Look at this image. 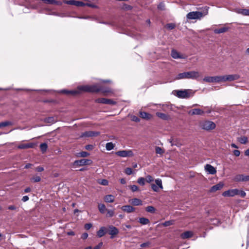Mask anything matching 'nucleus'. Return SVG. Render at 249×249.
Returning <instances> with one entry per match:
<instances>
[{
  "instance_id": "obj_1",
  "label": "nucleus",
  "mask_w": 249,
  "mask_h": 249,
  "mask_svg": "<svg viewBox=\"0 0 249 249\" xmlns=\"http://www.w3.org/2000/svg\"><path fill=\"white\" fill-rule=\"evenodd\" d=\"M199 76L200 74L198 71H189L178 73L176 76V79L178 80L182 79H197Z\"/></svg>"
},
{
  "instance_id": "obj_2",
  "label": "nucleus",
  "mask_w": 249,
  "mask_h": 249,
  "mask_svg": "<svg viewBox=\"0 0 249 249\" xmlns=\"http://www.w3.org/2000/svg\"><path fill=\"white\" fill-rule=\"evenodd\" d=\"M174 94L179 98L187 99L192 97L194 94V92L192 89H181L175 90L173 91Z\"/></svg>"
},
{
  "instance_id": "obj_3",
  "label": "nucleus",
  "mask_w": 249,
  "mask_h": 249,
  "mask_svg": "<svg viewBox=\"0 0 249 249\" xmlns=\"http://www.w3.org/2000/svg\"><path fill=\"white\" fill-rule=\"evenodd\" d=\"M78 89L80 91L87 92H97L100 91V86L92 85V86H80L78 87Z\"/></svg>"
},
{
  "instance_id": "obj_4",
  "label": "nucleus",
  "mask_w": 249,
  "mask_h": 249,
  "mask_svg": "<svg viewBox=\"0 0 249 249\" xmlns=\"http://www.w3.org/2000/svg\"><path fill=\"white\" fill-rule=\"evenodd\" d=\"M92 163L91 160L83 159L79 160H75L72 164L74 168L83 165H90Z\"/></svg>"
},
{
  "instance_id": "obj_5",
  "label": "nucleus",
  "mask_w": 249,
  "mask_h": 249,
  "mask_svg": "<svg viewBox=\"0 0 249 249\" xmlns=\"http://www.w3.org/2000/svg\"><path fill=\"white\" fill-rule=\"evenodd\" d=\"M200 127L204 130H210L215 128V124L212 121H206L200 124Z\"/></svg>"
},
{
  "instance_id": "obj_6",
  "label": "nucleus",
  "mask_w": 249,
  "mask_h": 249,
  "mask_svg": "<svg viewBox=\"0 0 249 249\" xmlns=\"http://www.w3.org/2000/svg\"><path fill=\"white\" fill-rule=\"evenodd\" d=\"M115 154L121 157H132L134 154L132 150H120L115 152Z\"/></svg>"
},
{
  "instance_id": "obj_7",
  "label": "nucleus",
  "mask_w": 249,
  "mask_h": 249,
  "mask_svg": "<svg viewBox=\"0 0 249 249\" xmlns=\"http://www.w3.org/2000/svg\"><path fill=\"white\" fill-rule=\"evenodd\" d=\"M95 102L98 103H101L103 104L115 105L116 102L111 99H107L105 98H99L95 99Z\"/></svg>"
},
{
  "instance_id": "obj_8",
  "label": "nucleus",
  "mask_w": 249,
  "mask_h": 249,
  "mask_svg": "<svg viewBox=\"0 0 249 249\" xmlns=\"http://www.w3.org/2000/svg\"><path fill=\"white\" fill-rule=\"evenodd\" d=\"M203 80L208 83L219 82L222 81V78L220 76H206Z\"/></svg>"
},
{
  "instance_id": "obj_9",
  "label": "nucleus",
  "mask_w": 249,
  "mask_h": 249,
  "mask_svg": "<svg viewBox=\"0 0 249 249\" xmlns=\"http://www.w3.org/2000/svg\"><path fill=\"white\" fill-rule=\"evenodd\" d=\"M240 76L238 74H230L224 76H221V78H222V81H232L235 80H238Z\"/></svg>"
},
{
  "instance_id": "obj_10",
  "label": "nucleus",
  "mask_w": 249,
  "mask_h": 249,
  "mask_svg": "<svg viewBox=\"0 0 249 249\" xmlns=\"http://www.w3.org/2000/svg\"><path fill=\"white\" fill-rule=\"evenodd\" d=\"M108 229V234L111 235L110 238L111 239L113 238L115 235L119 233L118 229L112 225L109 226Z\"/></svg>"
},
{
  "instance_id": "obj_11",
  "label": "nucleus",
  "mask_w": 249,
  "mask_h": 249,
  "mask_svg": "<svg viewBox=\"0 0 249 249\" xmlns=\"http://www.w3.org/2000/svg\"><path fill=\"white\" fill-rule=\"evenodd\" d=\"M238 192V189H237L228 190L223 192L222 196H234L237 195Z\"/></svg>"
},
{
  "instance_id": "obj_12",
  "label": "nucleus",
  "mask_w": 249,
  "mask_h": 249,
  "mask_svg": "<svg viewBox=\"0 0 249 249\" xmlns=\"http://www.w3.org/2000/svg\"><path fill=\"white\" fill-rule=\"evenodd\" d=\"M100 134V132L98 131H86L82 133L81 137H90L97 136Z\"/></svg>"
},
{
  "instance_id": "obj_13",
  "label": "nucleus",
  "mask_w": 249,
  "mask_h": 249,
  "mask_svg": "<svg viewBox=\"0 0 249 249\" xmlns=\"http://www.w3.org/2000/svg\"><path fill=\"white\" fill-rule=\"evenodd\" d=\"M205 170L210 174L214 175L216 173V170L215 168L209 164H207L205 166Z\"/></svg>"
},
{
  "instance_id": "obj_14",
  "label": "nucleus",
  "mask_w": 249,
  "mask_h": 249,
  "mask_svg": "<svg viewBox=\"0 0 249 249\" xmlns=\"http://www.w3.org/2000/svg\"><path fill=\"white\" fill-rule=\"evenodd\" d=\"M59 93H63V94H72L73 95L78 94L80 93V90L79 89L78 90H68L67 89H62L58 91Z\"/></svg>"
},
{
  "instance_id": "obj_15",
  "label": "nucleus",
  "mask_w": 249,
  "mask_h": 249,
  "mask_svg": "<svg viewBox=\"0 0 249 249\" xmlns=\"http://www.w3.org/2000/svg\"><path fill=\"white\" fill-rule=\"evenodd\" d=\"M224 184L222 182H220L218 183L213 186L210 190V191L211 192H215L216 191L220 190L223 187Z\"/></svg>"
},
{
  "instance_id": "obj_16",
  "label": "nucleus",
  "mask_w": 249,
  "mask_h": 249,
  "mask_svg": "<svg viewBox=\"0 0 249 249\" xmlns=\"http://www.w3.org/2000/svg\"><path fill=\"white\" fill-rule=\"evenodd\" d=\"M121 210L124 212L130 213L135 210V208L131 205H124L121 207Z\"/></svg>"
},
{
  "instance_id": "obj_17",
  "label": "nucleus",
  "mask_w": 249,
  "mask_h": 249,
  "mask_svg": "<svg viewBox=\"0 0 249 249\" xmlns=\"http://www.w3.org/2000/svg\"><path fill=\"white\" fill-rule=\"evenodd\" d=\"M235 179L238 181H249V175L245 176L244 175H239L236 176Z\"/></svg>"
},
{
  "instance_id": "obj_18",
  "label": "nucleus",
  "mask_w": 249,
  "mask_h": 249,
  "mask_svg": "<svg viewBox=\"0 0 249 249\" xmlns=\"http://www.w3.org/2000/svg\"><path fill=\"white\" fill-rule=\"evenodd\" d=\"M107 232V229L105 227H101L99 230L97 231V236L101 238Z\"/></svg>"
},
{
  "instance_id": "obj_19",
  "label": "nucleus",
  "mask_w": 249,
  "mask_h": 249,
  "mask_svg": "<svg viewBox=\"0 0 249 249\" xmlns=\"http://www.w3.org/2000/svg\"><path fill=\"white\" fill-rule=\"evenodd\" d=\"M129 202L133 206H140L142 205V201L137 198H132L129 200Z\"/></svg>"
},
{
  "instance_id": "obj_20",
  "label": "nucleus",
  "mask_w": 249,
  "mask_h": 249,
  "mask_svg": "<svg viewBox=\"0 0 249 249\" xmlns=\"http://www.w3.org/2000/svg\"><path fill=\"white\" fill-rule=\"evenodd\" d=\"M33 146H34V144L33 143H28L20 144L18 146V147L19 149H23L33 148Z\"/></svg>"
},
{
  "instance_id": "obj_21",
  "label": "nucleus",
  "mask_w": 249,
  "mask_h": 249,
  "mask_svg": "<svg viewBox=\"0 0 249 249\" xmlns=\"http://www.w3.org/2000/svg\"><path fill=\"white\" fill-rule=\"evenodd\" d=\"M114 196L112 195H106L104 197V200L107 203H112L114 202Z\"/></svg>"
},
{
  "instance_id": "obj_22",
  "label": "nucleus",
  "mask_w": 249,
  "mask_h": 249,
  "mask_svg": "<svg viewBox=\"0 0 249 249\" xmlns=\"http://www.w3.org/2000/svg\"><path fill=\"white\" fill-rule=\"evenodd\" d=\"M237 13L244 16H249V9H238L236 10Z\"/></svg>"
},
{
  "instance_id": "obj_23",
  "label": "nucleus",
  "mask_w": 249,
  "mask_h": 249,
  "mask_svg": "<svg viewBox=\"0 0 249 249\" xmlns=\"http://www.w3.org/2000/svg\"><path fill=\"white\" fill-rule=\"evenodd\" d=\"M204 113L203 110L199 108H195L190 111V113L192 115H201Z\"/></svg>"
},
{
  "instance_id": "obj_24",
  "label": "nucleus",
  "mask_w": 249,
  "mask_h": 249,
  "mask_svg": "<svg viewBox=\"0 0 249 249\" xmlns=\"http://www.w3.org/2000/svg\"><path fill=\"white\" fill-rule=\"evenodd\" d=\"M229 30L227 27H223L219 29H216L213 30L215 34H221L227 32Z\"/></svg>"
},
{
  "instance_id": "obj_25",
  "label": "nucleus",
  "mask_w": 249,
  "mask_h": 249,
  "mask_svg": "<svg viewBox=\"0 0 249 249\" xmlns=\"http://www.w3.org/2000/svg\"><path fill=\"white\" fill-rule=\"evenodd\" d=\"M193 236V232L190 231H186L181 234V237L182 239L190 238Z\"/></svg>"
},
{
  "instance_id": "obj_26",
  "label": "nucleus",
  "mask_w": 249,
  "mask_h": 249,
  "mask_svg": "<svg viewBox=\"0 0 249 249\" xmlns=\"http://www.w3.org/2000/svg\"><path fill=\"white\" fill-rule=\"evenodd\" d=\"M156 115L158 117L164 120H167L169 118V116L164 113L161 112H156Z\"/></svg>"
},
{
  "instance_id": "obj_27",
  "label": "nucleus",
  "mask_w": 249,
  "mask_h": 249,
  "mask_svg": "<svg viewBox=\"0 0 249 249\" xmlns=\"http://www.w3.org/2000/svg\"><path fill=\"white\" fill-rule=\"evenodd\" d=\"M172 57L174 59L181 58L182 57L179 53L175 50H172L171 53Z\"/></svg>"
},
{
  "instance_id": "obj_28",
  "label": "nucleus",
  "mask_w": 249,
  "mask_h": 249,
  "mask_svg": "<svg viewBox=\"0 0 249 249\" xmlns=\"http://www.w3.org/2000/svg\"><path fill=\"white\" fill-rule=\"evenodd\" d=\"M89 155V153L86 151H81L78 153H77L76 154V157H82L85 158Z\"/></svg>"
},
{
  "instance_id": "obj_29",
  "label": "nucleus",
  "mask_w": 249,
  "mask_h": 249,
  "mask_svg": "<svg viewBox=\"0 0 249 249\" xmlns=\"http://www.w3.org/2000/svg\"><path fill=\"white\" fill-rule=\"evenodd\" d=\"M100 91H102L104 94L112 92L111 89L110 88L104 87L102 86H100Z\"/></svg>"
},
{
  "instance_id": "obj_30",
  "label": "nucleus",
  "mask_w": 249,
  "mask_h": 249,
  "mask_svg": "<svg viewBox=\"0 0 249 249\" xmlns=\"http://www.w3.org/2000/svg\"><path fill=\"white\" fill-rule=\"evenodd\" d=\"M98 208L99 212L101 213H104L107 210L106 209V207L104 204H99L98 206Z\"/></svg>"
},
{
  "instance_id": "obj_31",
  "label": "nucleus",
  "mask_w": 249,
  "mask_h": 249,
  "mask_svg": "<svg viewBox=\"0 0 249 249\" xmlns=\"http://www.w3.org/2000/svg\"><path fill=\"white\" fill-rule=\"evenodd\" d=\"M139 222L142 225H147L150 223L149 220L145 217H141L139 219Z\"/></svg>"
},
{
  "instance_id": "obj_32",
  "label": "nucleus",
  "mask_w": 249,
  "mask_h": 249,
  "mask_svg": "<svg viewBox=\"0 0 249 249\" xmlns=\"http://www.w3.org/2000/svg\"><path fill=\"white\" fill-rule=\"evenodd\" d=\"M140 116L143 119H149L151 118V115L145 112L140 111Z\"/></svg>"
},
{
  "instance_id": "obj_33",
  "label": "nucleus",
  "mask_w": 249,
  "mask_h": 249,
  "mask_svg": "<svg viewBox=\"0 0 249 249\" xmlns=\"http://www.w3.org/2000/svg\"><path fill=\"white\" fill-rule=\"evenodd\" d=\"M186 22H189V23H192L194 22V21H192V20L194 19H201V18L202 17H186Z\"/></svg>"
},
{
  "instance_id": "obj_34",
  "label": "nucleus",
  "mask_w": 249,
  "mask_h": 249,
  "mask_svg": "<svg viewBox=\"0 0 249 249\" xmlns=\"http://www.w3.org/2000/svg\"><path fill=\"white\" fill-rule=\"evenodd\" d=\"M62 3L63 2L56 0H47L46 3L61 5L62 4Z\"/></svg>"
},
{
  "instance_id": "obj_35",
  "label": "nucleus",
  "mask_w": 249,
  "mask_h": 249,
  "mask_svg": "<svg viewBox=\"0 0 249 249\" xmlns=\"http://www.w3.org/2000/svg\"><path fill=\"white\" fill-rule=\"evenodd\" d=\"M40 148L43 153H45L48 148L47 144L45 142L41 143L40 145Z\"/></svg>"
},
{
  "instance_id": "obj_36",
  "label": "nucleus",
  "mask_w": 249,
  "mask_h": 249,
  "mask_svg": "<svg viewBox=\"0 0 249 249\" xmlns=\"http://www.w3.org/2000/svg\"><path fill=\"white\" fill-rule=\"evenodd\" d=\"M145 210L147 212L154 213L156 211L155 208L152 206H148L145 208Z\"/></svg>"
},
{
  "instance_id": "obj_37",
  "label": "nucleus",
  "mask_w": 249,
  "mask_h": 249,
  "mask_svg": "<svg viewBox=\"0 0 249 249\" xmlns=\"http://www.w3.org/2000/svg\"><path fill=\"white\" fill-rule=\"evenodd\" d=\"M114 147V144L112 142H107L106 144V148L107 151H110L113 149Z\"/></svg>"
},
{
  "instance_id": "obj_38",
  "label": "nucleus",
  "mask_w": 249,
  "mask_h": 249,
  "mask_svg": "<svg viewBox=\"0 0 249 249\" xmlns=\"http://www.w3.org/2000/svg\"><path fill=\"white\" fill-rule=\"evenodd\" d=\"M186 16H203V13L200 11L191 12L188 13Z\"/></svg>"
},
{
  "instance_id": "obj_39",
  "label": "nucleus",
  "mask_w": 249,
  "mask_h": 249,
  "mask_svg": "<svg viewBox=\"0 0 249 249\" xmlns=\"http://www.w3.org/2000/svg\"><path fill=\"white\" fill-rule=\"evenodd\" d=\"M13 123L11 121H5L0 123V128L5 127L8 125H12Z\"/></svg>"
},
{
  "instance_id": "obj_40",
  "label": "nucleus",
  "mask_w": 249,
  "mask_h": 249,
  "mask_svg": "<svg viewBox=\"0 0 249 249\" xmlns=\"http://www.w3.org/2000/svg\"><path fill=\"white\" fill-rule=\"evenodd\" d=\"M238 141L242 144H246L248 142V138L245 136L241 137L238 138Z\"/></svg>"
},
{
  "instance_id": "obj_41",
  "label": "nucleus",
  "mask_w": 249,
  "mask_h": 249,
  "mask_svg": "<svg viewBox=\"0 0 249 249\" xmlns=\"http://www.w3.org/2000/svg\"><path fill=\"white\" fill-rule=\"evenodd\" d=\"M165 28L169 30H172L176 27V24L174 23H170L166 24Z\"/></svg>"
},
{
  "instance_id": "obj_42",
  "label": "nucleus",
  "mask_w": 249,
  "mask_h": 249,
  "mask_svg": "<svg viewBox=\"0 0 249 249\" xmlns=\"http://www.w3.org/2000/svg\"><path fill=\"white\" fill-rule=\"evenodd\" d=\"M30 180L33 182H38L41 180V178L39 176H34L31 178Z\"/></svg>"
},
{
  "instance_id": "obj_43",
  "label": "nucleus",
  "mask_w": 249,
  "mask_h": 249,
  "mask_svg": "<svg viewBox=\"0 0 249 249\" xmlns=\"http://www.w3.org/2000/svg\"><path fill=\"white\" fill-rule=\"evenodd\" d=\"M155 151L157 154L162 155L164 153V150L159 146H156L155 147Z\"/></svg>"
},
{
  "instance_id": "obj_44",
  "label": "nucleus",
  "mask_w": 249,
  "mask_h": 249,
  "mask_svg": "<svg viewBox=\"0 0 249 249\" xmlns=\"http://www.w3.org/2000/svg\"><path fill=\"white\" fill-rule=\"evenodd\" d=\"M155 183L156 185L160 189H162L163 188L162 185V181L161 179L158 178L155 180Z\"/></svg>"
},
{
  "instance_id": "obj_45",
  "label": "nucleus",
  "mask_w": 249,
  "mask_h": 249,
  "mask_svg": "<svg viewBox=\"0 0 249 249\" xmlns=\"http://www.w3.org/2000/svg\"><path fill=\"white\" fill-rule=\"evenodd\" d=\"M45 122L47 123L53 124L55 120L53 117H49L45 119Z\"/></svg>"
},
{
  "instance_id": "obj_46",
  "label": "nucleus",
  "mask_w": 249,
  "mask_h": 249,
  "mask_svg": "<svg viewBox=\"0 0 249 249\" xmlns=\"http://www.w3.org/2000/svg\"><path fill=\"white\" fill-rule=\"evenodd\" d=\"M107 213L106 216L107 217H112L114 215V212L113 210H107Z\"/></svg>"
},
{
  "instance_id": "obj_47",
  "label": "nucleus",
  "mask_w": 249,
  "mask_h": 249,
  "mask_svg": "<svg viewBox=\"0 0 249 249\" xmlns=\"http://www.w3.org/2000/svg\"><path fill=\"white\" fill-rule=\"evenodd\" d=\"M174 221L173 220L166 221L165 222H164V223H162V225L164 227H168V226L173 225L174 224Z\"/></svg>"
},
{
  "instance_id": "obj_48",
  "label": "nucleus",
  "mask_w": 249,
  "mask_h": 249,
  "mask_svg": "<svg viewBox=\"0 0 249 249\" xmlns=\"http://www.w3.org/2000/svg\"><path fill=\"white\" fill-rule=\"evenodd\" d=\"M75 2H76V0H65L63 1V3H64L65 4H69V5H75Z\"/></svg>"
},
{
  "instance_id": "obj_49",
  "label": "nucleus",
  "mask_w": 249,
  "mask_h": 249,
  "mask_svg": "<svg viewBox=\"0 0 249 249\" xmlns=\"http://www.w3.org/2000/svg\"><path fill=\"white\" fill-rule=\"evenodd\" d=\"M137 182L140 185L143 186L145 184V179L144 178L141 177L138 178Z\"/></svg>"
},
{
  "instance_id": "obj_50",
  "label": "nucleus",
  "mask_w": 249,
  "mask_h": 249,
  "mask_svg": "<svg viewBox=\"0 0 249 249\" xmlns=\"http://www.w3.org/2000/svg\"><path fill=\"white\" fill-rule=\"evenodd\" d=\"M79 18L91 19V20H97V17H77Z\"/></svg>"
},
{
  "instance_id": "obj_51",
  "label": "nucleus",
  "mask_w": 249,
  "mask_h": 249,
  "mask_svg": "<svg viewBox=\"0 0 249 249\" xmlns=\"http://www.w3.org/2000/svg\"><path fill=\"white\" fill-rule=\"evenodd\" d=\"M74 6H76L77 7H84L85 6V3H84L82 1L76 0Z\"/></svg>"
},
{
  "instance_id": "obj_52",
  "label": "nucleus",
  "mask_w": 249,
  "mask_h": 249,
  "mask_svg": "<svg viewBox=\"0 0 249 249\" xmlns=\"http://www.w3.org/2000/svg\"><path fill=\"white\" fill-rule=\"evenodd\" d=\"M124 173L128 175H130L131 174H132L133 170L132 168L130 167H127L125 169Z\"/></svg>"
},
{
  "instance_id": "obj_53",
  "label": "nucleus",
  "mask_w": 249,
  "mask_h": 249,
  "mask_svg": "<svg viewBox=\"0 0 249 249\" xmlns=\"http://www.w3.org/2000/svg\"><path fill=\"white\" fill-rule=\"evenodd\" d=\"M237 195H239L242 197H244L246 195V193H245V191H244L243 190H238V192L237 193Z\"/></svg>"
},
{
  "instance_id": "obj_54",
  "label": "nucleus",
  "mask_w": 249,
  "mask_h": 249,
  "mask_svg": "<svg viewBox=\"0 0 249 249\" xmlns=\"http://www.w3.org/2000/svg\"><path fill=\"white\" fill-rule=\"evenodd\" d=\"M151 188L154 192H158L159 191V188L156 185V184H151Z\"/></svg>"
},
{
  "instance_id": "obj_55",
  "label": "nucleus",
  "mask_w": 249,
  "mask_h": 249,
  "mask_svg": "<svg viewBox=\"0 0 249 249\" xmlns=\"http://www.w3.org/2000/svg\"><path fill=\"white\" fill-rule=\"evenodd\" d=\"M130 189L132 192H136L139 190L138 187L136 185H133L130 186Z\"/></svg>"
},
{
  "instance_id": "obj_56",
  "label": "nucleus",
  "mask_w": 249,
  "mask_h": 249,
  "mask_svg": "<svg viewBox=\"0 0 249 249\" xmlns=\"http://www.w3.org/2000/svg\"><path fill=\"white\" fill-rule=\"evenodd\" d=\"M158 8L159 9L161 10H163L165 8V5L163 2H160L158 6Z\"/></svg>"
},
{
  "instance_id": "obj_57",
  "label": "nucleus",
  "mask_w": 249,
  "mask_h": 249,
  "mask_svg": "<svg viewBox=\"0 0 249 249\" xmlns=\"http://www.w3.org/2000/svg\"><path fill=\"white\" fill-rule=\"evenodd\" d=\"M100 183L103 185L106 186L108 185V181L106 179H103L101 180V182H100Z\"/></svg>"
},
{
  "instance_id": "obj_58",
  "label": "nucleus",
  "mask_w": 249,
  "mask_h": 249,
  "mask_svg": "<svg viewBox=\"0 0 249 249\" xmlns=\"http://www.w3.org/2000/svg\"><path fill=\"white\" fill-rule=\"evenodd\" d=\"M146 181L148 182V183H150L152 181H153V178H152V176H150V175H148L146 177Z\"/></svg>"
},
{
  "instance_id": "obj_59",
  "label": "nucleus",
  "mask_w": 249,
  "mask_h": 249,
  "mask_svg": "<svg viewBox=\"0 0 249 249\" xmlns=\"http://www.w3.org/2000/svg\"><path fill=\"white\" fill-rule=\"evenodd\" d=\"M92 226V224L86 223L84 226V228L86 230H88L90 229Z\"/></svg>"
},
{
  "instance_id": "obj_60",
  "label": "nucleus",
  "mask_w": 249,
  "mask_h": 249,
  "mask_svg": "<svg viewBox=\"0 0 249 249\" xmlns=\"http://www.w3.org/2000/svg\"><path fill=\"white\" fill-rule=\"evenodd\" d=\"M123 8L127 10H130L132 9V7L130 5L124 4Z\"/></svg>"
},
{
  "instance_id": "obj_61",
  "label": "nucleus",
  "mask_w": 249,
  "mask_h": 249,
  "mask_svg": "<svg viewBox=\"0 0 249 249\" xmlns=\"http://www.w3.org/2000/svg\"><path fill=\"white\" fill-rule=\"evenodd\" d=\"M132 120L135 122H139L140 121V119L136 116H133L132 117Z\"/></svg>"
},
{
  "instance_id": "obj_62",
  "label": "nucleus",
  "mask_w": 249,
  "mask_h": 249,
  "mask_svg": "<svg viewBox=\"0 0 249 249\" xmlns=\"http://www.w3.org/2000/svg\"><path fill=\"white\" fill-rule=\"evenodd\" d=\"M149 242H145L141 244L140 247L141 248H145L148 247L150 245Z\"/></svg>"
},
{
  "instance_id": "obj_63",
  "label": "nucleus",
  "mask_w": 249,
  "mask_h": 249,
  "mask_svg": "<svg viewBox=\"0 0 249 249\" xmlns=\"http://www.w3.org/2000/svg\"><path fill=\"white\" fill-rule=\"evenodd\" d=\"M85 148L87 150H90L93 149V145H91V144H88L85 146Z\"/></svg>"
},
{
  "instance_id": "obj_64",
  "label": "nucleus",
  "mask_w": 249,
  "mask_h": 249,
  "mask_svg": "<svg viewBox=\"0 0 249 249\" xmlns=\"http://www.w3.org/2000/svg\"><path fill=\"white\" fill-rule=\"evenodd\" d=\"M233 153L234 155L236 157H238L240 154V152L238 150H234Z\"/></svg>"
}]
</instances>
